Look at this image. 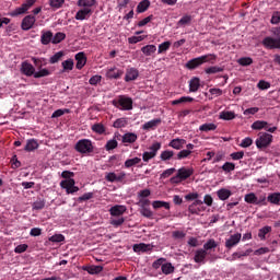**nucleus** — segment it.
Returning <instances> with one entry per match:
<instances>
[{"label": "nucleus", "mask_w": 280, "mask_h": 280, "mask_svg": "<svg viewBox=\"0 0 280 280\" xmlns=\"http://www.w3.org/2000/svg\"><path fill=\"white\" fill-rule=\"evenodd\" d=\"M150 8V0H142L137 5V12L138 14H142V12H145Z\"/></svg>", "instance_id": "37"}, {"label": "nucleus", "mask_w": 280, "mask_h": 280, "mask_svg": "<svg viewBox=\"0 0 280 280\" xmlns=\"http://www.w3.org/2000/svg\"><path fill=\"white\" fill-rule=\"evenodd\" d=\"M219 119H223V121H231V120L235 119V113L229 112V110H223L219 114Z\"/></svg>", "instance_id": "30"}, {"label": "nucleus", "mask_w": 280, "mask_h": 280, "mask_svg": "<svg viewBox=\"0 0 280 280\" xmlns=\"http://www.w3.org/2000/svg\"><path fill=\"white\" fill-rule=\"evenodd\" d=\"M217 129H218V125H215L213 122H206V124L199 126L200 132H211Z\"/></svg>", "instance_id": "31"}, {"label": "nucleus", "mask_w": 280, "mask_h": 280, "mask_svg": "<svg viewBox=\"0 0 280 280\" xmlns=\"http://www.w3.org/2000/svg\"><path fill=\"white\" fill-rule=\"evenodd\" d=\"M92 131L96 132V135H104V132H106V127H104L102 124H94L92 126Z\"/></svg>", "instance_id": "50"}, {"label": "nucleus", "mask_w": 280, "mask_h": 280, "mask_svg": "<svg viewBox=\"0 0 280 280\" xmlns=\"http://www.w3.org/2000/svg\"><path fill=\"white\" fill-rule=\"evenodd\" d=\"M175 268L172 266V262H164L162 265V272L163 275H172L174 272Z\"/></svg>", "instance_id": "46"}, {"label": "nucleus", "mask_w": 280, "mask_h": 280, "mask_svg": "<svg viewBox=\"0 0 280 280\" xmlns=\"http://www.w3.org/2000/svg\"><path fill=\"white\" fill-rule=\"evenodd\" d=\"M61 189L66 190V194H77L80 188L75 186V179H63L60 182Z\"/></svg>", "instance_id": "6"}, {"label": "nucleus", "mask_w": 280, "mask_h": 280, "mask_svg": "<svg viewBox=\"0 0 280 280\" xmlns=\"http://www.w3.org/2000/svg\"><path fill=\"white\" fill-rule=\"evenodd\" d=\"M50 42L54 43V34L50 31L43 32L40 37L42 45H49Z\"/></svg>", "instance_id": "25"}, {"label": "nucleus", "mask_w": 280, "mask_h": 280, "mask_svg": "<svg viewBox=\"0 0 280 280\" xmlns=\"http://www.w3.org/2000/svg\"><path fill=\"white\" fill-rule=\"evenodd\" d=\"M74 150L79 154H93L95 147H93V141L90 139H81L75 143Z\"/></svg>", "instance_id": "3"}, {"label": "nucleus", "mask_w": 280, "mask_h": 280, "mask_svg": "<svg viewBox=\"0 0 280 280\" xmlns=\"http://www.w3.org/2000/svg\"><path fill=\"white\" fill-rule=\"evenodd\" d=\"M21 71L22 73H24V75L30 77H34V73H36V69L34 68V66H32V63L30 62H22V67H21Z\"/></svg>", "instance_id": "18"}, {"label": "nucleus", "mask_w": 280, "mask_h": 280, "mask_svg": "<svg viewBox=\"0 0 280 280\" xmlns=\"http://www.w3.org/2000/svg\"><path fill=\"white\" fill-rule=\"evenodd\" d=\"M221 170L225 172V174H231V172H235V163L232 162H225L222 166Z\"/></svg>", "instance_id": "40"}, {"label": "nucleus", "mask_w": 280, "mask_h": 280, "mask_svg": "<svg viewBox=\"0 0 280 280\" xmlns=\"http://www.w3.org/2000/svg\"><path fill=\"white\" fill-rule=\"evenodd\" d=\"M139 78V70L136 68H129L126 71L125 82H132Z\"/></svg>", "instance_id": "20"}, {"label": "nucleus", "mask_w": 280, "mask_h": 280, "mask_svg": "<svg viewBox=\"0 0 280 280\" xmlns=\"http://www.w3.org/2000/svg\"><path fill=\"white\" fill-rule=\"evenodd\" d=\"M210 96L209 100H213V97H220L224 93L220 88H212L209 90Z\"/></svg>", "instance_id": "44"}, {"label": "nucleus", "mask_w": 280, "mask_h": 280, "mask_svg": "<svg viewBox=\"0 0 280 280\" xmlns=\"http://www.w3.org/2000/svg\"><path fill=\"white\" fill-rule=\"evenodd\" d=\"M252 130H266L267 132H277V127H269L266 120H256L252 124Z\"/></svg>", "instance_id": "8"}, {"label": "nucleus", "mask_w": 280, "mask_h": 280, "mask_svg": "<svg viewBox=\"0 0 280 280\" xmlns=\"http://www.w3.org/2000/svg\"><path fill=\"white\" fill-rule=\"evenodd\" d=\"M252 145H253V139L250 137L244 138L240 143V148H250Z\"/></svg>", "instance_id": "62"}, {"label": "nucleus", "mask_w": 280, "mask_h": 280, "mask_svg": "<svg viewBox=\"0 0 280 280\" xmlns=\"http://www.w3.org/2000/svg\"><path fill=\"white\" fill-rule=\"evenodd\" d=\"M224 71L223 68H220L218 66H212L206 69V73L211 74V73H222Z\"/></svg>", "instance_id": "63"}, {"label": "nucleus", "mask_w": 280, "mask_h": 280, "mask_svg": "<svg viewBox=\"0 0 280 280\" xmlns=\"http://www.w3.org/2000/svg\"><path fill=\"white\" fill-rule=\"evenodd\" d=\"M194 102V97L191 96H182L177 100L171 102L172 106H177V104H187Z\"/></svg>", "instance_id": "35"}, {"label": "nucleus", "mask_w": 280, "mask_h": 280, "mask_svg": "<svg viewBox=\"0 0 280 280\" xmlns=\"http://www.w3.org/2000/svg\"><path fill=\"white\" fill-rule=\"evenodd\" d=\"M140 213L143 215V218H149V220H152L154 218V212L150 210V208H140Z\"/></svg>", "instance_id": "53"}, {"label": "nucleus", "mask_w": 280, "mask_h": 280, "mask_svg": "<svg viewBox=\"0 0 280 280\" xmlns=\"http://www.w3.org/2000/svg\"><path fill=\"white\" fill-rule=\"evenodd\" d=\"M170 47H172L171 42H163L158 47V54H165V51H167V49H170Z\"/></svg>", "instance_id": "52"}, {"label": "nucleus", "mask_w": 280, "mask_h": 280, "mask_svg": "<svg viewBox=\"0 0 280 280\" xmlns=\"http://www.w3.org/2000/svg\"><path fill=\"white\" fill-rule=\"evenodd\" d=\"M141 51L144 56H152V54H156V46L155 45H147L141 48Z\"/></svg>", "instance_id": "36"}, {"label": "nucleus", "mask_w": 280, "mask_h": 280, "mask_svg": "<svg viewBox=\"0 0 280 280\" xmlns=\"http://www.w3.org/2000/svg\"><path fill=\"white\" fill-rule=\"evenodd\" d=\"M83 270L89 272V275H100V272L104 270V267L97 266V265H91V266L84 267Z\"/></svg>", "instance_id": "27"}, {"label": "nucleus", "mask_w": 280, "mask_h": 280, "mask_svg": "<svg viewBox=\"0 0 280 280\" xmlns=\"http://www.w3.org/2000/svg\"><path fill=\"white\" fill-rule=\"evenodd\" d=\"M272 231V226L270 225H266L261 229L258 230V237L259 240H266V235H268V233H270Z\"/></svg>", "instance_id": "38"}, {"label": "nucleus", "mask_w": 280, "mask_h": 280, "mask_svg": "<svg viewBox=\"0 0 280 280\" xmlns=\"http://www.w3.org/2000/svg\"><path fill=\"white\" fill-rule=\"evenodd\" d=\"M242 257H248V252L245 253H233L232 257L228 258V261H235V259H242Z\"/></svg>", "instance_id": "57"}, {"label": "nucleus", "mask_w": 280, "mask_h": 280, "mask_svg": "<svg viewBox=\"0 0 280 280\" xmlns=\"http://www.w3.org/2000/svg\"><path fill=\"white\" fill-rule=\"evenodd\" d=\"M24 150L25 152H34V150H38V141L34 139L27 140Z\"/></svg>", "instance_id": "29"}, {"label": "nucleus", "mask_w": 280, "mask_h": 280, "mask_svg": "<svg viewBox=\"0 0 280 280\" xmlns=\"http://www.w3.org/2000/svg\"><path fill=\"white\" fill-rule=\"evenodd\" d=\"M217 196L219 198V200H229L231 198V196H233V192H231V190L226 189V188H221L217 191Z\"/></svg>", "instance_id": "24"}, {"label": "nucleus", "mask_w": 280, "mask_h": 280, "mask_svg": "<svg viewBox=\"0 0 280 280\" xmlns=\"http://www.w3.org/2000/svg\"><path fill=\"white\" fill-rule=\"evenodd\" d=\"M153 209H167L170 210V202L167 201H161V200H155L152 202Z\"/></svg>", "instance_id": "39"}, {"label": "nucleus", "mask_w": 280, "mask_h": 280, "mask_svg": "<svg viewBox=\"0 0 280 280\" xmlns=\"http://www.w3.org/2000/svg\"><path fill=\"white\" fill-rule=\"evenodd\" d=\"M112 104L118 110H132V98L126 95H119Z\"/></svg>", "instance_id": "4"}, {"label": "nucleus", "mask_w": 280, "mask_h": 280, "mask_svg": "<svg viewBox=\"0 0 280 280\" xmlns=\"http://www.w3.org/2000/svg\"><path fill=\"white\" fill-rule=\"evenodd\" d=\"M207 250L203 248L197 249L195 252L194 261L195 264H205V259H207Z\"/></svg>", "instance_id": "19"}, {"label": "nucleus", "mask_w": 280, "mask_h": 280, "mask_svg": "<svg viewBox=\"0 0 280 280\" xmlns=\"http://www.w3.org/2000/svg\"><path fill=\"white\" fill-rule=\"evenodd\" d=\"M262 45L267 49H280V38L266 37L262 40Z\"/></svg>", "instance_id": "11"}, {"label": "nucleus", "mask_w": 280, "mask_h": 280, "mask_svg": "<svg viewBox=\"0 0 280 280\" xmlns=\"http://www.w3.org/2000/svg\"><path fill=\"white\" fill-rule=\"evenodd\" d=\"M36 23V16L34 15H26L21 23V27L24 32H28V30H32Z\"/></svg>", "instance_id": "10"}, {"label": "nucleus", "mask_w": 280, "mask_h": 280, "mask_svg": "<svg viewBox=\"0 0 280 280\" xmlns=\"http://www.w3.org/2000/svg\"><path fill=\"white\" fill-rule=\"evenodd\" d=\"M65 38H67V35L65 33H57L55 34V36L52 37V44L54 45H58V43H62V40H65Z\"/></svg>", "instance_id": "56"}, {"label": "nucleus", "mask_w": 280, "mask_h": 280, "mask_svg": "<svg viewBox=\"0 0 280 280\" xmlns=\"http://www.w3.org/2000/svg\"><path fill=\"white\" fill-rule=\"evenodd\" d=\"M213 248H218V243H215V240L213 238H210L209 241H207V243L203 244V250H206V253Z\"/></svg>", "instance_id": "45"}, {"label": "nucleus", "mask_w": 280, "mask_h": 280, "mask_svg": "<svg viewBox=\"0 0 280 280\" xmlns=\"http://www.w3.org/2000/svg\"><path fill=\"white\" fill-rule=\"evenodd\" d=\"M32 60H33L35 67H37L38 69H43V67H45V65H47V62H45V58L33 57Z\"/></svg>", "instance_id": "60"}, {"label": "nucleus", "mask_w": 280, "mask_h": 280, "mask_svg": "<svg viewBox=\"0 0 280 280\" xmlns=\"http://www.w3.org/2000/svg\"><path fill=\"white\" fill-rule=\"evenodd\" d=\"M217 59H218V56H215L213 54L203 55L201 57L190 59L186 63V68L187 69H196V68L200 67V65H205V62H214V60H217Z\"/></svg>", "instance_id": "2"}, {"label": "nucleus", "mask_w": 280, "mask_h": 280, "mask_svg": "<svg viewBox=\"0 0 280 280\" xmlns=\"http://www.w3.org/2000/svg\"><path fill=\"white\" fill-rule=\"evenodd\" d=\"M47 75H51V71H49L47 68H43L34 73V78H47Z\"/></svg>", "instance_id": "42"}, {"label": "nucleus", "mask_w": 280, "mask_h": 280, "mask_svg": "<svg viewBox=\"0 0 280 280\" xmlns=\"http://www.w3.org/2000/svg\"><path fill=\"white\" fill-rule=\"evenodd\" d=\"M126 126H128V119L126 118H118L113 124L114 128H126Z\"/></svg>", "instance_id": "47"}, {"label": "nucleus", "mask_w": 280, "mask_h": 280, "mask_svg": "<svg viewBox=\"0 0 280 280\" xmlns=\"http://www.w3.org/2000/svg\"><path fill=\"white\" fill-rule=\"evenodd\" d=\"M185 143H187V140L180 139V138H175V139L171 140L168 145H170V148H173L174 150H182V148H183V145H185Z\"/></svg>", "instance_id": "23"}, {"label": "nucleus", "mask_w": 280, "mask_h": 280, "mask_svg": "<svg viewBox=\"0 0 280 280\" xmlns=\"http://www.w3.org/2000/svg\"><path fill=\"white\" fill-rule=\"evenodd\" d=\"M161 118H154L142 125V130H156L161 126Z\"/></svg>", "instance_id": "17"}, {"label": "nucleus", "mask_w": 280, "mask_h": 280, "mask_svg": "<svg viewBox=\"0 0 280 280\" xmlns=\"http://www.w3.org/2000/svg\"><path fill=\"white\" fill-rule=\"evenodd\" d=\"M200 89V79L198 78H192L189 81V91L190 93H196Z\"/></svg>", "instance_id": "34"}, {"label": "nucleus", "mask_w": 280, "mask_h": 280, "mask_svg": "<svg viewBox=\"0 0 280 280\" xmlns=\"http://www.w3.org/2000/svg\"><path fill=\"white\" fill-rule=\"evenodd\" d=\"M174 156V151L165 150L161 153V161H170Z\"/></svg>", "instance_id": "58"}, {"label": "nucleus", "mask_w": 280, "mask_h": 280, "mask_svg": "<svg viewBox=\"0 0 280 280\" xmlns=\"http://www.w3.org/2000/svg\"><path fill=\"white\" fill-rule=\"evenodd\" d=\"M62 56H65V52H62V51L56 52L49 59L50 65H56V62H60V60L62 59Z\"/></svg>", "instance_id": "54"}, {"label": "nucleus", "mask_w": 280, "mask_h": 280, "mask_svg": "<svg viewBox=\"0 0 280 280\" xmlns=\"http://www.w3.org/2000/svg\"><path fill=\"white\" fill-rule=\"evenodd\" d=\"M95 3H97L96 0H78L77 5L85 10H93L92 8L95 7Z\"/></svg>", "instance_id": "22"}, {"label": "nucleus", "mask_w": 280, "mask_h": 280, "mask_svg": "<svg viewBox=\"0 0 280 280\" xmlns=\"http://www.w3.org/2000/svg\"><path fill=\"white\" fill-rule=\"evenodd\" d=\"M121 75H124V70H120L118 68H110L107 70L106 72V77L109 80H119V78H121Z\"/></svg>", "instance_id": "15"}, {"label": "nucleus", "mask_w": 280, "mask_h": 280, "mask_svg": "<svg viewBox=\"0 0 280 280\" xmlns=\"http://www.w3.org/2000/svg\"><path fill=\"white\" fill-rule=\"evenodd\" d=\"M91 14H93V10L81 8L74 16L77 21H86V19L91 18Z\"/></svg>", "instance_id": "16"}, {"label": "nucleus", "mask_w": 280, "mask_h": 280, "mask_svg": "<svg viewBox=\"0 0 280 280\" xmlns=\"http://www.w3.org/2000/svg\"><path fill=\"white\" fill-rule=\"evenodd\" d=\"M49 242H54V243H57V244H59L60 242H65V235L55 234V235L49 237Z\"/></svg>", "instance_id": "64"}, {"label": "nucleus", "mask_w": 280, "mask_h": 280, "mask_svg": "<svg viewBox=\"0 0 280 280\" xmlns=\"http://www.w3.org/2000/svg\"><path fill=\"white\" fill-rule=\"evenodd\" d=\"M242 240V234L236 233L231 235L226 241H225V247L226 248H233V246H237Z\"/></svg>", "instance_id": "14"}, {"label": "nucleus", "mask_w": 280, "mask_h": 280, "mask_svg": "<svg viewBox=\"0 0 280 280\" xmlns=\"http://www.w3.org/2000/svg\"><path fill=\"white\" fill-rule=\"evenodd\" d=\"M272 135L268 132H260L258 138L256 139V148L258 150H264V148H268L272 143Z\"/></svg>", "instance_id": "5"}, {"label": "nucleus", "mask_w": 280, "mask_h": 280, "mask_svg": "<svg viewBox=\"0 0 280 280\" xmlns=\"http://www.w3.org/2000/svg\"><path fill=\"white\" fill-rule=\"evenodd\" d=\"M149 250H152V245L150 244L139 243L133 245L135 253H149Z\"/></svg>", "instance_id": "21"}, {"label": "nucleus", "mask_w": 280, "mask_h": 280, "mask_svg": "<svg viewBox=\"0 0 280 280\" xmlns=\"http://www.w3.org/2000/svg\"><path fill=\"white\" fill-rule=\"evenodd\" d=\"M189 23H191V15H184L178 22L177 25H179V27H183L185 25H189Z\"/></svg>", "instance_id": "59"}, {"label": "nucleus", "mask_w": 280, "mask_h": 280, "mask_svg": "<svg viewBox=\"0 0 280 280\" xmlns=\"http://www.w3.org/2000/svg\"><path fill=\"white\" fill-rule=\"evenodd\" d=\"M139 139L137 133L135 132H127L122 136L121 142L122 143H135Z\"/></svg>", "instance_id": "26"}, {"label": "nucleus", "mask_w": 280, "mask_h": 280, "mask_svg": "<svg viewBox=\"0 0 280 280\" xmlns=\"http://www.w3.org/2000/svg\"><path fill=\"white\" fill-rule=\"evenodd\" d=\"M159 150H161V142L153 143L150 147V151H145L142 154V161H144V163H148L149 161H151V159H154V156H156Z\"/></svg>", "instance_id": "7"}, {"label": "nucleus", "mask_w": 280, "mask_h": 280, "mask_svg": "<svg viewBox=\"0 0 280 280\" xmlns=\"http://www.w3.org/2000/svg\"><path fill=\"white\" fill-rule=\"evenodd\" d=\"M65 0H49L50 8H55V10H59L62 8Z\"/></svg>", "instance_id": "61"}, {"label": "nucleus", "mask_w": 280, "mask_h": 280, "mask_svg": "<svg viewBox=\"0 0 280 280\" xmlns=\"http://www.w3.org/2000/svg\"><path fill=\"white\" fill-rule=\"evenodd\" d=\"M124 178H126V172H119L118 174L109 172L105 174V180H107V183H121Z\"/></svg>", "instance_id": "9"}, {"label": "nucleus", "mask_w": 280, "mask_h": 280, "mask_svg": "<svg viewBox=\"0 0 280 280\" xmlns=\"http://www.w3.org/2000/svg\"><path fill=\"white\" fill-rule=\"evenodd\" d=\"M46 201L45 199H37L33 202V209L35 211H40V209H45Z\"/></svg>", "instance_id": "51"}, {"label": "nucleus", "mask_w": 280, "mask_h": 280, "mask_svg": "<svg viewBox=\"0 0 280 280\" xmlns=\"http://www.w3.org/2000/svg\"><path fill=\"white\" fill-rule=\"evenodd\" d=\"M244 200L247 205H257V195H255V192H249L245 195Z\"/></svg>", "instance_id": "43"}, {"label": "nucleus", "mask_w": 280, "mask_h": 280, "mask_svg": "<svg viewBox=\"0 0 280 280\" xmlns=\"http://www.w3.org/2000/svg\"><path fill=\"white\" fill-rule=\"evenodd\" d=\"M191 176H194V168L183 166L178 168L177 174L170 180L172 185H180L183 180H187V178H190Z\"/></svg>", "instance_id": "1"}, {"label": "nucleus", "mask_w": 280, "mask_h": 280, "mask_svg": "<svg viewBox=\"0 0 280 280\" xmlns=\"http://www.w3.org/2000/svg\"><path fill=\"white\" fill-rule=\"evenodd\" d=\"M237 62L241 65V67H250V65L253 63V58L242 57L237 60Z\"/></svg>", "instance_id": "55"}, {"label": "nucleus", "mask_w": 280, "mask_h": 280, "mask_svg": "<svg viewBox=\"0 0 280 280\" xmlns=\"http://www.w3.org/2000/svg\"><path fill=\"white\" fill-rule=\"evenodd\" d=\"M117 145H119V142H117V139H112V140H108L105 144V150L107 152H110V150H115V148H117Z\"/></svg>", "instance_id": "48"}, {"label": "nucleus", "mask_w": 280, "mask_h": 280, "mask_svg": "<svg viewBox=\"0 0 280 280\" xmlns=\"http://www.w3.org/2000/svg\"><path fill=\"white\" fill-rule=\"evenodd\" d=\"M74 62L73 59H67L65 61L61 62V67H62V73H67L69 71H73V67H74Z\"/></svg>", "instance_id": "28"}, {"label": "nucleus", "mask_w": 280, "mask_h": 280, "mask_svg": "<svg viewBox=\"0 0 280 280\" xmlns=\"http://www.w3.org/2000/svg\"><path fill=\"white\" fill-rule=\"evenodd\" d=\"M139 163H141L140 158L128 159L125 161V167L127 168L135 167V165H139Z\"/></svg>", "instance_id": "41"}, {"label": "nucleus", "mask_w": 280, "mask_h": 280, "mask_svg": "<svg viewBox=\"0 0 280 280\" xmlns=\"http://www.w3.org/2000/svg\"><path fill=\"white\" fill-rule=\"evenodd\" d=\"M172 237L173 240H185V237H187V232L180 230L173 231Z\"/></svg>", "instance_id": "49"}, {"label": "nucleus", "mask_w": 280, "mask_h": 280, "mask_svg": "<svg viewBox=\"0 0 280 280\" xmlns=\"http://www.w3.org/2000/svg\"><path fill=\"white\" fill-rule=\"evenodd\" d=\"M268 202L270 205H277L278 207L280 206V192H271L267 197Z\"/></svg>", "instance_id": "33"}, {"label": "nucleus", "mask_w": 280, "mask_h": 280, "mask_svg": "<svg viewBox=\"0 0 280 280\" xmlns=\"http://www.w3.org/2000/svg\"><path fill=\"white\" fill-rule=\"evenodd\" d=\"M128 208L124 205H116L109 209V215L113 218H119V215H124Z\"/></svg>", "instance_id": "13"}, {"label": "nucleus", "mask_w": 280, "mask_h": 280, "mask_svg": "<svg viewBox=\"0 0 280 280\" xmlns=\"http://www.w3.org/2000/svg\"><path fill=\"white\" fill-rule=\"evenodd\" d=\"M27 10V4L22 3L21 7L16 8L10 13V16H21V14H26Z\"/></svg>", "instance_id": "32"}, {"label": "nucleus", "mask_w": 280, "mask_h": 280, "mask_svg": "<svg viewBox=\"0 0 280 280\" xmlns=\"http://www.w3.org/2000/svg\"><path fill=\"white\" fill-rule=\"evenodd\" d=\"M74 59L77 60V69L82 71V69H84L86 66V54H84V51H80L74 56Z\"/></svg>", "instance_id": "12"}]
</instances>
